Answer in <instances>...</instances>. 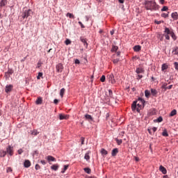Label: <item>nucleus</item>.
<instances>
[{"label": "nucleus", "mask_w": 178, "mask_h": 178, "mask_svg": "<svg viewBox=\"0 0 178 178\" xmlns=\"http://www.w3.org/2000/svg\"><path fill=\"white\" fill-rule=\"evenodd\" d=\"M145 104V101L142 98H139L137 101L133 102L131 106L132 111H137L139 113L144 108Z\"/></svg>", "instance_id": "nucleus-1"}, {"label": "nucleus", "mask_w": 178, "mask_h": 178, "mask_svg": "<svg viewBox=\"0 0 178 178\" xmlns=\"http://www.w3.org/2000/svg\"><path fill=\"white\" fill-rule=\"evenodd\" d=\"M144 5L146 10H151V12L159 10V5L154 1H145Z\"/></svg>", "instance_id": "nucleus-2"}, {"label": "nucleus", "mask_w": 178, "mask_h": 178, "mask_svg": "<svg viewBox=\"0 0 178 178\" xmlns=\"http://www.w3.org/2000/svg\"><path fill=\"white\" fill-rule=\"evenodd\" d=\"M33 15V10L29 9V10H25L22 14V17H23L24 19H26L27 17H29V16H31Z\"/></svg>", "instance_id": "nucleus-3"}, {"label": "nucleus", "mask_w": 178, "mask_h": 178, "mask_svg": "<svg viewBox=\"0 0 178 178\" xmlns=\"http://www.w3.org/2000/svg\"><path fill=\"white\" fill-rule=\"evenodd\" d=\"M107 77L109 83H111V84H115L116 83V81L115 80V76H113V74H108Z\"/></svg>", "instance_id": "nucleus-4"}, {"label": "nucleus", "mask_w": 178, "mask_h": 178, "mask_svg": "<svg viewBox=\"0 0 178 178\" xmlns=\"http://www.w3.org/2000/svg\"><path fill=\"white\" fill-rule=\"evenodd\" d=\"M6 154H8L10 156H12L13 155V147L8 145V147L6 148Z\"/></svg>", "instance_id": "nucleus-5"}, {"label": "nucleus", "mask_w": 178, "mask_h": 178, "mask_svg": "<svg viewBox=\"0 0 178 178\" xmlns=\"http://www.w3.org/2000/svg\"><path fill=\"white\" fill-rule=\"evenodd\" d=\"M56 72H58V73H62V72L63 71V65H62V63H58L56 66Z\"/></svg>", "instance_id": "nucleus-6"}, {"label": "nucleus", "mask_w": 178, "mask_h": 178, "mask_svg": "<svg viewBox=\"0 0 178 178\" xmlns=\"http://www.w3.org/2000/svg\"><path fill=\"white\" fill-rule=\"evenodd\" d=\"M80 40L81 41V42H83L85 48H87V47H88V43H87V39L86 38H85L84 37H81Z\"/></svg>", "instance_id": "nucleus-7"}, {"label": "nucleus", "mask_w": 178, "mask_h": 178, "mask_svg": "<svg viewBox=\"0 0 178 178\" xmlns=\"http://www.w3.org/2000/svg\"><path fill=\"white\" fill-rule=\"evenodd\" d=\"M46 159H47L48 162H56V159L52 156H47Z\"/></svg>", "instance_id": "nucleus-8"}, {"label": "nucleus", "mask_w": 178, "mask_h": 178, "mask_svg": "<svg viewBox=\"0 0 178 178\" xmlns=\"http://www.w3.org/2000/svg\"><path fill=\"white\" fill-rule=\"evenodd\" d=\"M59 119H60V120H66L69 119V115L60 114Z\"/></svg>", "instance_id": "nucleus-9"}, {"label": "nucleus", "mask_w": 178, "mask_h": 178, "mask_svg": "<svg viewBox=\"0 0 178 178\" xmlns=\"http://www.w3.org/2000/svg\"><path fill=\"white\" fill-rule=\"evenodd\" d=\"M12 88H13V85H7L5 89L6 92H10V91H12Z\"/></svg>", "instance_id": "nucleus-10"}, {"label": "nucleus", "mask_w": 178, "mask_h": 178, "mask_svg": "<svg viewBox=\"0 0 178 178\" xmlns=\"http://www.w3.org/2000/svg\"><path fill=\"white\" fill-rule=\"evenodd\" d=\"M136 73H137V74H141L142 73H144V68L141 67H137L136 70Z\"/></svg>", "instance_id": "nucleus-11"}, {"label": "nucleus", "mask_w": 178, "mask_h": 178, "mask_svg": "<svg viewBox=\"0 0 178 178\" xmlns=\"http://www.w3.org/2000/svg\"><path fill=\"white\" fill-rule=\"evenodd\" d=\"M159 170L163 173V175H166V173H168L166 168H165V167H163V165H160Z\"/></svg>", "instance_id": "nucleus-12"}, {"label": "nucleus", "mask_w": 178, "mask_h": 178, "mask_svg": "<svg viewBox=\"0 0 178 178\" xmlns=\"http://www.w3.org/2000/svg\"><path fill=\"white\" fill-rule=\"evenodd\" d=\"M24 165V168H30L31 166V162H30V160H25Z\"/></svg>", "instance_id": "nucleus-13"}, {"label": "nucleus", "mask_w": 178, "mask_h": 178, "mask_svg": "<svg viewBox=\"0 0 178 178\" xmlns=\"http://www.w3.org/2000/svg\"><path fill=\"white\" fill-rule=\"evenodd\" d=\"M172 32L173 31L171 29H169V28H165L164 33H165V35H170Z\"/></svg>", "instance_id": "nucleus-14"}, {"label": "nucleus", "mask_w": 178, "mask_h": 178, "mask_svg": "<svg viewBox=\"0 0 178 178\" xmlns=\"http://www.w3.org/2000/svg\"><path fill=\"white\" fill-rule=\"evenodd\" d=\"M118 152H119V149L118 148L113 149L111 152L112 156H116V155H118Z\"/></svg>", "instance_id": "nucleus-15"}, {"label": "nucleus", "mask_w": 178, "mask_h": 178, "mask_svg": "<svg viewBox=\"0 0 178 178\" xmlns=\"http://www.w3.org/2000/svg\"><path fill=\"white\" fill-rule=\"evenodd\" d=\"M51 170H58L59 169V164H54L53 165L51 166Z\"/></svg>", "instance_id": "nucleus-16"}, {"label": "nucleus", "mask_w": 178, "mask_h": 178, "mask_svg": "<svg viewBox=\"0 0 178 178\" xmlns=\"http://www.w3.org/2000/svg\"><path fill=\"white\" fill-rule=\"evenodd\" d=\"M35 104L36 105H41V104H42V97H38V99L35 101Z\"/></svg>", "instance_id": "nucleus-17"}, {"label": "nucleus", "mask_w": 178, "mask_h": 178, "mask_svg": "<svg viewBox=\"0 0 178 178\" xmlns=\"http://www.w3.org/2000/svg\"><path fill=\"white\" fill-rule=\"evenodd\" d=\"M134 51H135V52H139V51H141V46L136 45L134 47Z\"/></svg>", "instance_id": "nucleus-18"}, {"label": "nucleus", "mask_w": 178, "mask_h": 178, "mask_svg": "<svg viewBox=\"0 0 178 178\" xmlns=\"http://www.w3.org/2000/svg\"><path fill=\"white\" fill-rule=\"evenodd\" d=\"M156 37L159 40H160V41H163L164 34L158 33Z\"/></svg>", "instance_id": "nucleus-19"}, {"label": "nucleus", "mask_w": 178, "mask_h": 178, "mask_svg": "<svg viewBox=\"0 0 178 178\" xmlns=\"http://www.w3.org/2000/svg\"><path fill=\"white\" fill-rule=\"evenodd\" d=\"M90 154H91V152H88L87 153H86L84 159H86V161H90Z\"/></svg>", "instance_id": "nucleus-20"}, {"label": "nucleus", "mask_w": 178, "mask_h": 178, "mask_svg": "<svg viewBox=\"0 0 178 178\" xmlns=\"http://www.w3.org/2000/svg\"><path fill=\"white\" fill-rule=\"evenodd\" d=\"M177 115V111H176V109L172 110L170 113V116L172 118L175 115Z\"/></svg>", "instance_id": "nucleus-21"}, {"label": "nucleus", "mask_w": 178, "mask_h": 178, "mask_svg": "<svg viewBox=\"0 0 178 178\" xmlns=\"http://www.w3.org/2000/svg\"><path fill=\"white\" fill-rule=\"evenodd\" d=\"M172 19H175V20H177L178 19V14L177 13H172V15H171Z\"/></svg>", "instance_id": "nucleus-22"}, {"label": "nucleus", "mask_w": 178, "mask_h": 178, "mask_svg": "<svg viewBox=\"0 0 178 178\" xmlns=\"http://www.w3.org/2000/svg\"><path fill=\"white\" fill-rule=\"evenodd\" d=\"M168 67H169V66L167 64H163L161 66V70L162 72H165V70H166L168 69Z\"/></svg>", "instance_id": "nucleus-23"}, {"label": "nucleus", "mask_w": 178, "mask_h": 178, "mask_svg": "<svg viewBox=\"0 0 178 178\" xmlns=\"http://www.w3.org/2000/svg\"><path fill=\"white\" fill-rule=\"evenodd\" d=\"M6 151H1L0 152V156L1 158H5L6 156Z\"/></svg>", "instance_id": "nucleus-24"}, {"label": "nucleus", "mask_w": 178, "mask_h": 178, "mask_svg": "<svg viewBox=\"0 0 178 178\" xmlns=\"http://www.w3.org/2000/svg\"><path fill=\"white\" fill-rule=\"evenodd\" d=\"M8 3V1L6 0H1L0 2V6H5Z\"/></svg>", "instance_id": "nucleus-25"}, {"label": "nucleus", "mask_w": 178, "mask_h": 178, "mask_svg": "<svg viewBox=\"0 0 178 178\" xmlns=\"http://www.w3.org/2000/svg\"><path fill=\"white\" fill-rule=\"evenodd\" d=\"M162 136H163V137H169V134H168V131L166 129L163 130Z\"/></svg>", "instance_id": "nucleus-26"}, {"label": "nucleus", "mask_w": 178, "mask_h": 178, "mask_svg": "<svg viewBox=\"0 0 178 178\" xmlns=\"http://www.w3.org/2000/svg\"><path fill=\"white\" fill-rule=\"evenodd\" d=\"M170 35H171L172 40H174V41H176L177 40V37L176 36V35L175 34V33L173 31L171 33Z\"/></svg>", "instance_id": "nucleus-27"}, {"label": "nucleus", "mask_w": 178, "mask_h": 178, "mask_svg": "<svg viewBox=\"0 0 178 178\" xmlns=\"http://www.w3.org/2000/svg\"><path fill=\"white\" fill-rule=\"evenodd\" d=\"M172 54L174 55H177L178 54V47H174L172 50Z\"/></svg>", "instance_id": "nucleus-28"}, {"label": "nucleus", "mask_w": 178, "mask_h": 178, "mask_svg": "<svg viewBox=\"0 0 178 178\" xmlns=\"http://www.w3.org/2000/svg\"><path fill=\"white\" fill-rule=\"evenodd\" d=\"M101 154L102 155H108V151L105 149H102Z\"/></svg>", "instance_id": "nucleus-29"}, {"label": "nucleus", "mask_w": 178, "mask_h": 178, "mask_svg": "<svg viewBox=\"0 0 178 178\" xmlns=\"http://www.w3.org/2000/svg\"><path fill=\"white\" fill-rule=\"evenodd\" d=\"M65 88H62L60 91V95L61 97V98H63V95L65 94Z\"/></svg>", "instance_id": "nucleus-30"}, {"label": "nucleus", "mask_w": 178, "mask_h": 178, "mask_svg": "<svg viewBox=\"0 0 178 178\" xmlns=\"http://www.w3.org/2000/svg\"><path fill=\"white\" fill-rule=\"evenodd\" d=\"M118 49H119V47H118V46L113 45L111 49V52H116V51H118Z\"/></svg>", "instance_id": "nucleus-31"}, {"label": "nucleus", "mask_w": 178, "mask_h": 178, "mask_svg": "<svg viewBox=\"0 0 178 178\" xmlns=\"http://www.w3.org/2000/svg\"><path fill=\"white\" fill-rule=\"evenodd\" d=\"M32 136H37L38 134H40V132L37 131L36 129H33L31 133Z\"/></svg>", "instance_id": "nucleus-32"}, {"label": "nucleus", "mask_w": 178, "mask_h": 178, "mask_svg": "<svg viewBox=\"0 0 178 178\" xmlns=\"http://www.w3.org/2000/svg\"><path fill=\"white\" fill-rule=\"evenodd\" d=\"M145 95L147 98H148L151 95V92L149 90H145Z\"/></svg>", "instance_id": "nucleus-33"}, {"label": "nucleus", "mask_w": 178, "mask_h": 178, "mask_svg": "<svg viewBox=\"0 0 178 178\" xmlns=\"http://www.w3.org/2000/svg\"><path fill=\"white\" fill-rule=\"evenodd\" d=\"M67 17H70V19H74V15L70 13H67Z\"/></svg>", "instance_id": "nucleus-34"}, {"label": "nucleus", "mask_w": 178, "mask_h": 178, "mask_svg": "<svg viewBox=\"0 0 178 178\" xmlns=\"http://www.w3.org/2000/svg\"><path fill=\"white\" fill-rule=\"evenodd\" d=\"M108 97H110V98H113V92H112V90L111 89L108 90Z\"/></svg>", "instance_id": "nucleus-35"}, {"label": "nucleus", "mask_w": 178, "mask_h": 178, "mask_svg": "<svg viewBox=\"0 0 178 178\" xmlns=\"http://www.w3.org/2000/svg\"><path fill=\"white\" fill-rule=\"evenodd\" d=\"M85 118L87 119V120H92V117L88 114L85 115Z\"/></svg>", "instance_id": "nucleus-36"}, {"label": "nucleus", "mask_w": 178, "mask_h": 178, "mask_svg": "<svg viewBox=\"0 0 178 178\" xmlns=\"http://www.w3.org/2000/svg\"><path fill=\"white\" fill-rule=\"evenodd\" d=\"M151 94L153 95H156V94H158V91H156L155 89H151Z\"/></svg>", "instance_id": "nucleus-37"}, {"label": "nucleus", "mask_w": 178, "mask_h": 178, "mask_svg": "<svg viewBox=\"0 0 178 178\" xmlns=\"http://www.w3.org/2000/svg\"><path fill=\"white\" fill-rule=\"evenodd\" d=\"M69 168V165H65L63 170L61 171V173H65L66 172V170Z\"/></svg>", "instance_id": "nucleus-38"}, {"label": "nucleus", "mask_w": 178, "mask_h": 178, "mask_svg": "<svg viewBox=\"0 0 178 178\" xmlns=\"http://www.w3.org/2000/svg\"><path fill=\"white\" fill-rule=\"evenodd\" d=\"M167 10H169V8L166 6H164L161 9V12H167Z\"/></svg>", "instance_id": "nucleus-39"}, {"label": "nucleus", "mask_w": 178, "mask_h": 178, "mask_svg": "<svg viewBox=\"0 0 178 178\" xmlns=\"http://www.w3.org/2000/svg\"><path fill=\"white\" fill-rule=\"evenodd\" d=\"M115 141L118 145H120V144L123 143V140H122V139H115Z\"/></svg>", "instance_id": "nucleus-40"}, {"label": "nucleus", "mask_w": 178, "mask_h": 178, "mask_svg": "<svg viewBox=\"0 0 178 178\" xmlns=\"http://www.w3.org/2000/svg\"><path fill=\"white\" fill-rule=\"evenodd\" d=\"M65 44L66 45H70V44H72V41H70V40L69 39H67L65 41Z\"/></svg>", "instance_id": "nucleus-41"}, {"label": "nucleus", "mask_w": 178, "mask_h": 178, "mask_svg": "<svg viewBox=\"0 0 178 178\" xmlns=\"http://www.w3.org/2000/svg\"><path fill=\"white\" fill-rule=\"evenodd\" d=\"M84 170H85L86 173H88V175H90V173H91V169H90V168H84Z\"/></svg>", "instance_id": "nucleus-42"}, {"label": "nucleus", "mask_w": 178, "mask_h": 178, "mask_svg": "<svg viewBox=\"0 0 178 178\" xmlns=\"http://www.w3.org/2000/svg\"><path fill=\"white\" fill-rule=\"evenodd\" d=\"M42 74H43L42 72L38 73V75L37 76L38 80H40L41 79V77H42Z\"/></svg>", "instance_id": "nucleus-43"}, {"label": "nucleus", "mask_w": 178, "mask_h": 178, "mask_svg": "<svg viewBox=\"0 0 178 178\" xmlns=\"http://www.w3.org/2000/svg\"><path fill=\"white\" fill-rule=\"evenodd\" d=\"M105 80H106V77H105V75H103L101 79H100V81H102V83H104L105 82Z\"/></svg>", "instance_id": "nucleus-44"}, {"label": "nucleus", "mask_w": 178, "mask_h": 178, "mask_svg": "<svg viewBox=\"0 0 178 178\" xmlns=\"http://www.w3.org/2000/svg\"><path fill=\"white\" fill-rule=\"evenodd\" d=\"M161 17H169V14H166L165 13H163L161 14Z\"/></svg>", "instance_id": "nucleus-45"}, {"label": "nucleus", "mask_w": 178, "mask_h": 178, "mask_svg": "<svg viewBox=\"0 0 178 178\" xmlns=\"http://www.w3.org/2000/svg\"><path fill=\"white\" fill-rule=\"evenodd\" d=\"M35 170H40V169H41V166H40V165L36 164L35 166Z\"/></svg>", "instance_id": "nucleus-46"}, {"label": "nucleus", "mask_w": 178, "mask_h": 178, "mask_svg": "<svg viewBox=\"0 0 178 178\" xmlns=\"http://www.w3.org/2000/svg\"><path fill=\"white\" fill-rule=\"evenodd\" d=\"M163 118H162V117H159V118H157V122H158L159 123H161V122H163Z\"/></svg>", "instance_id": "nucleus-47"}, {"label": "nucleus", "mask_w": 178, "mask_h": 178, "mask_svg": "<svg viewBox=\"0 0 178 178\" xmlns=\"http://www.w3.org/2000/svg\"><path fill=\"white\" fill-rule=\"evenodd\" d=\"M174 66L175 67V70H178V63L177 62L174 63Z\"/></svg>", "instance_id": "nucleus-48"}, {"label": "nucleus", "mask_w": 178, "mask_h": 178, "mask_svg": "<svg viewBox=\"0 0 178 178\" xmlns=\"http://www.w3.org/2000/svg\"><path fill=\"white\" fill-rule=\"evenodd\" d=\"M12 168H10V167H8V168H7V170H6V172H7V173H10V172H12Z\"/></svg>", "instance_id": "nucleus-49"}, {"label": "nucleus", "mask_w": 178, "mask_h": 178, "mask_svg": "<svg viewBox=\"0 0 178 178\" xmlns=\"http://www.w3.org/2000/svg\"><path fill=\"white\" fill-rule=\"evenodd\" d=\"M151 130L153 131V134L155 133V131H156V130H158V128L156 127H153L151 129Z\"/></svg>", "instance_id": "nucleus-50"}, {"label": "nucleus", "mask_w": 178, "mask_h": 178, "mask_svg": "<svg viewBox=\"0 0 178 178\" xmlns=\"http://www.w3.org/2000/svg\"><path fill=\"white\" fill-rule=\"evenodd\" d=\"M173 87V85H170L169 86H167L165 88V90H172V88Z\"/></svg>", "instance_id": "nucleus-51"}, {"label": "nucleus", "mask_w": 178, "mask_h": 178, "mask_svg": "<svg viewBox=\"0 0 178 178\" xmlns=\"http://www.w3.org/2000/svg\"><path fill=\"white\" fill-rule=\"evenodd\" d=\"M79 24H80L81 29H85L86 26H84V24H83V23H81V22H79Z\"/></svg>", "instance_id": "nucleus-52"}, {"label": "nucleus", "mask_w": 178, "mask_h": 178, "mask_svg": "<svg viewBox=\"0 0 178 178\" xmlns=\"http://www.w3.org/2000/svg\"><path fill=\"white\" fill-rule=\"evenodd\" d=\"M17 152H18L19 155H22V152H23L22 149H18Z\"/></svg>", "instance_id": "nucleus-53"}, {"label": "nucleus", "mask_w": 178, "mask_h": 178, "mask_svg": "<svg viewBox=\"0 0 178 178\" xmlns=\"http://www.w3.org/2000/svg\"><path fill=\"white\" fill-rule=\"evenodd\" d=\"M54 102L56 105H58V104H59V100L58 99H55Z\"/></svg>", "instance_id": "nucleus-54"}, {"label": "nucleus", "mask_w": 178, "mask_h": 178, "mask_svg": "<svg viewBox=\"0 0 178 178\" xmlns=\"http://www.w3.org/2000/svg\"><path fill=\"white\" fill-rule=\"evenodd\" d=\"M164 37L165 38V40H170V36H169V35H164Z\"/></svg>", "instance_id": "nucleus-55"}, {"label": "nucleus", "mask_w": 178, "mask_h": 178, "mask_svg": "<svg viewBox=\"0 0 178 178\" xmlns=\"http://www.w3.org/2000/svg\"><path fill=\"white\" fill-rule=\"evenodd\" d=\"M113 63H118L119 62V58H115L113 60Z\"/></svg>", "instance_id": "nucleus-56"}, {"label": "nucleus", "mask_w": 178, "mask_h": 178, "mask_svg": "<svg viewBox=\"0 0 178 178\" xmlns=\"http://www.w3.org/2000/svg\"><path fill=\"white\" fill-rule=\"evenodd\" d=\"M40 163H41L42 165H46V164H47V161H45V160H41V161H40Z\"/></svg>", "instance_id": "nucleus-57"}, {"label": "nucleus", "mask_w": 178, "mask_h": 178, "mask_svg": "<svg viewBox=\"0 0 178 178\" xmlns=\"http://www.w3.org/2000/svg\"><path fill=\"white\" fill-rule=\"evenodd\" d=\"M75 63H76V65H80V60H79V59H76Z\"/></svg>", "instance_id": "nucleus-58"}, {"label": "nucleus", "mask_w": 178, "mask_h": 178, "mask_svg": "<svg viewBox=\"0 0 178 178\" xmlns=\"http://www.w3.org/2000/svg\"><path fill=\"white\" fill-rule=\"evenodd\" d=\"M166 86H168V83L163 84L162 88H165V90H166V87H167Z\"/></svg>", "instance_id": "nucleus-59"}, {"label": "nucleus", "mask_w": 178, "mask_h": 178, "mask_svg": "<svg viewBox=\"0 0 178 178\" xmlns=\"http://www.w3.org/2000/svg\"><path fill=\"white\" fill-rule=\"evenodd\" d=\"M137 79H138V80H140V79H143V75L138 74Z\"/></svg>", "instance_id": "nucleus-60"}, {"label": "nucleus", "mask_w": 178, "mask_h": 178, "mask_svg": "<svg viewBox=\"0 0 178 178\" xmlns=\"http://www.w3.org/2000/svg\"><path fill=\"white\" fill-rule=\"evenodd\" d=\"M8 74H13V71L12 70H8L7 72Z\"/></svg>", "instance_id": "nucleus-61"}, {"label": "nucleus", "mask_w": 178, "mask_h": 178, "mask_svg": "<svg viewBox=\"0 0 178 178\" xmlns=\"http://www.w3.org/2000/svg\"><path fill=\"white\" fill-rule=\"evenodd\" d=\"M156 24H161L162 23V21H155Z\"/></svg>", "instance_id": "nucleus-62"}, {"label": "nucleus", "mask_w": 178, "mask_h": 178, "mask_svg": "<svg viewBox=\"0 0 178 178\" xmlns=\"http://www.w3.org/2000/svg\"><path fill=\"white\" fill-rule=\"evenodd\" d=\"M159 2L161 5H163V3H165V0H159Z\"/></svg>", "instance_id": "nucleus-63"}, {"label": "nucleus", "mask_w": 178, "mask_h": 178, "mask_svg": "<svg viewBox=\"0 0 178 178\" xmlns=\"http://www.w3.org/2000/svg\"><path fill=\"white\" fill-rule=\"evenodd\" d=\"M151 130H152V129H147V131H149V134H151V136H152L153 134H152V132L151 131Z\"/></svg>", "instance_id": "nucleus-64"}]
</instances>
